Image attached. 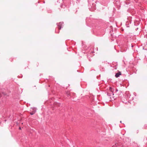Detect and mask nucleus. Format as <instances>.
Segmentation results:
<instances>
[{"instance_id": "obj_7", "label": "nucleus", "mask_w": 147, "mask_h": 147, "mask_svg": "<svg viewBox=\"0 0 147 147\" xmlns=\"http://www.w3.org/2000/svg\"><path fill=\"white\" fill-rule=\"evenodd\" d=\"M19 129H20V130H21V128L20 127H19Z\"/></svg>"}, {"instance_id": "obj_5", "label": "nucleus", "mask_w": 147, "mask_h": 147, "mask_svg": "<svg viewBox=\"0 0 147 147\" xmlns=\"http://www.w3.org/2000/svg\"><path fill=\"white\" fill-rule=\"evenodd\" d=\"M118 91V90L117 89H116L115 91V93H116V94L117 95H119V94L117 93V92Z\"/></svg>"}, {"instance_id": "obj_6", "label": "nucleus", "mask_w": 147, "mask_h": 147, "mask_svg": "<svg viewBox=\"0 0 147 147\" xmlns=\"http://www.w3.org/2000/svg\"><path fill=\"white\" fill-rule=\"evenodd\" d=\"M2 96V94L0 93V98Z\"/></svg>"}, {"instance_id": "obj_1", "label": "nucleus", "mask_w": 147, "mask_h": 147, "mask_svg": "<svg viewBox=\"0 0 147 147\" xmlns=\"http://www.w3.org/2000/svg\"><path fill=\"white\" fill-rule=\"evenodd\" d=\"M121 73L120 72H119L118 73H117L115 75V76L116 78H117L120 75H121Z\"/></svg>"}, {"instance_id": "obj_8", "label": "nucleus", "mask_w": 147, "mask_h": 147, "mask_svg": "<svg viewBox=\"0 0 147 147\" xmlns=\"http://www.w3.org/2000/svg\"><path fill=\"white\" fill-rule=\"evenodd\" d=\"M34 114V113H30V114H31V115H33Z\"/></svg>"}, {"instance_id": "obj_2", "label": "nucleus", "mask_w": 147, "mask_h": 147, "mask_svg": "<svg viewBox=\"0 0 147 147\" xmlns=\"http://www.w3.org/2000/svg\"><path fill=\"white\" fill-rule=\"evenodd\" d=\"M119 143H115V145L113 146V147H120V146H119Z\"/></svg>"}, {"instance_id": "obj_4", "label": "nucleus", "mask_w": 147, "mask_h": 147, "mask_svg": "<svg viewBox=\"0 0 147 147\" xmlns=\"http://www.w3.org/2000/svg\"><path fill=\"white\" fill-rule=\"evenodd\" d=\"M1 94H2V96H5L7 95V94L5 92H2Z\"/></svg>"}, {"instance_id": "obj_3", "label": "nucleus", "mask_w": 147, "mask_h": 147, "mask_svg": "<svg viewBox=\"0 0 147 147\" xmlns=\"http://www.w3.org/2000/svg\"><path fill=\"white\" fill-rule=\"evenodd\" d=\"M109 90L111 92H112V94L113 95L114 94L113 92L114 90L113 89V88H111V87H110Z\"/></svg>"}]
</instances>
